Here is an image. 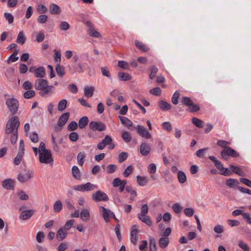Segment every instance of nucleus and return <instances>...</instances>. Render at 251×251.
I'll list each match as a JSON object with an SVG mask.
<instances>
[{"mask_svg": "<svg viewBox=\"0 0 251 251\" xmlns=\"http://www.w3.org/2000/svg\"><path fill=\"white\" fill-rule=\"evenodd\" d=\"M20 125V121L17 116L11 118L7 122L5 132L6 134L11 133V143L14 144L16 143L18 137V128Z\"/></svg>", "mask_w": 251, "mask_h": 251, "instance_id": "f257e3e1", "label": "nucleus"}, {"mask_svg": "<svg viewBox=\"0 0 251 251\" xmlns=\"http://www.w3.org/2000/svg\"><path fill=\"white\" fill-rule=\"evenodd\" d=\"M34 86L36 90H39V95L42 97H46L48 95L52 94L54 91V87L48 85L47 80L44 79H38L34 83Z\"/></svg>", "mask_w": 251, "mask_h": 251, "instance_id": "f03ea898", "label": "nucleus"}, {"mask_svg": "<svg viewBox=\"0 0 251 251\" xmlns=\"http://www.w3.org/2000/svg\"><path fill=\"white\" fill-rule=\"evenodd\" d=\"M208 158L214 163L215 167L218 170L223 171L219 173L220 174L224 176H228L231 174V171L227 168L224 167L221 162L217 160L215 157L209 156Z\"/></svg>", "mask_w": 251, "mask_h": 251, "instance_id": "7ed1b4c3", "label": "nucleus"}, {"mask_svg": "<svg viewBox=\"0 0 251 251\" xmlns=\"http://www.w3.org/2000/svg\"><path fill=\"white\" fill-rule=\"evenodd\" d=\"M39 159L41 163L52 164L53 162L50 150H45V151L39 152Z\"/></svg>", "mask_w": 251, "mask_h": 251, "instance_id": "20e7f679", "label": "nucleus"}, {"mask_svg": "<svg viewBox=\"0 0 251 251\" xmlns=\"http://www.w3.org/2000/svg\"><path fill=\"white\" fill-rule=\"evenodd\" d=\"M6 104L12 115L17 113L19 105V101L17 99L14 98L8 99L6 100Z\"/></svg>", "mask_w": 251, "mask_h": 251, "instance_id": "39448f33", "label": "nucleus"}, {"mask_svg": "<svg viewBox=\"0 0 251 251\" xmlns=\"http://www.w3.org/2000/svg\"><path fill=\"white\" fill-rule=\"evenodd\" d=\"M25 145L23 140L20 141L19 148L17 156L14 159V163L15 165H18L21 163L23 159L25 153Z\"/></svg>", "mask_w": 251, "mask_h": 251, "instance_id": "423d86ee", "label": "nucleus"}, {"mask_svg": "<svg viewBox=\"0 0 251 251\" xmlns=\"http://www.w3.org/2000/svg\"><path fill=\"white\" fill-rule=\"evenodd\" d=\"M25 174H20L18 176V180L22 183L26 182L33 177V172L30 170H24Z\"/></svg>", "mask_w": 251, "mask_h": 251, "instance_id": "0eeeda50", "label": "nucleus"}, {"mask_svg": "<svg viewBox=\"0 0 251 251\" xmlns=\"http://www.w3.org/2000/svg\"><path fill=\"white\" fill-rule=\"evenodd\" d=\"M93 200L95 201H107L109 198L107 195L101 191H98L92 195Z\"/></svg>", "mask_w": 251, "mask_h": 251, "instance_id": "6e6552de", "label": "nucleus"}, {"mask_svg": "<svg viewBox=\"0 0 251 251\" xmlns=\"http://www.w3.org/2000/svg\"><path fill=\"white\" fill-rule=\"evenodd\" d=\"M89 127L93 131H102L105 129L106 126L102 122L92 121L89 124Z\"/></svg>", "mask_w": 251, "mask_h": 251, "instance_id": "1a4fd4ad", "label": "nucleus"}, {"mask_svg": "<svg viewBox=\"0 0 251 251\" xmlns=\"http://www.w3.org/2000/svg\"><path fill=\"white\" fill-rule=\"evenodd\" d=\"M99 210L101 213L105 222L107 223L109 221V218L111 217V214L112 212L109 209L105 208L102 206L99 207Z\"/></svg>", "mask_w": 251, "mask_h": 251, "instance_id": "9d476101", "label": "nucleus"}, {"mask_svg": "<svg viewBox=\"0 0 251 251\" xmlns=\"http://www.w3.org/2000/svg\"><path fill=\"white\" fill-rule=\"evenodd\" d=\"M138 226L136 225L132 226L130 229V240L131 242L134 245L136 244L138 240Z\"/></svg>", "mask_w": 251, "mask_h": 251, "instance_id": "9b49d317", "label": "nucleus"}, {"mask_svg": "<svg viewBox=\"0 0 251 251\" xmlns=\"http://www.w3.org/2000/svg\"><path fill=\"white\" fill-rule=\"evenodd\" d=\"M221 155H224L226 154L227 156H231L232 157H236L239 156V154L234 149L230 147H228L226 149L223 150L221 151Z\"/></svg>", "mask_w": 251, "mask_h": 251, "instance_id": "f8f14e48", "label": "nucleus"}, {"mask_svg": "<svg viewBox=\"0 0 251 251\" xmlns=\"http://www.w3.org/2000/svg\"><path fill=\"white\" fill-rule=\"evenodd\" d=\"M112 141V138L109 135H106L102 141L98 143L97 148L100 150H103L106 146L110 144Z\"/></svg>", "mask_w": 251, "mask_h": 251, "instance_id": "ddd939ff", "label": "nucleus"}, {"mask_svg": "<svg viewBox=\"0 0 251 251\" xmlns=\"http://www.w3.org/2000/svg\"><path fill=\"white\" fill-rule=\"evenodd\" d=\"M138 133L142 137L146 139H150L151 138V135L147 129L144 126L139 125L137 126Z\"/></svg>", "mask_w": 251, "mask_h": 251, "instance_id": "4468645a", "label": "nucleus"}, {"mask_svg": "<svg viewBox=\"0 0 251 251\" xmlns=\"http://www.w3.org/2000/svg\"><path fill=\"white\" fill-rule=\"evenodd\" d=\"M1 185L5 189L13 190L14 189V181L11 178L5 179L1 182Z\"/></svg>", "mask_w": 251, "mask_h": 251, "instance_id": "2eb2a0df", "label": "nucleus"}, {"mask_svg": "<svg viewBox=\"0 0 251 251\" xmlns=\"http://www.w3.org/2000/svg\"><path fill=\"white\" fill-rule=\"evenodd\" d=\"M151 151V147L146 143H142L140 145V152L143 156H147Z\"/></svg>", "mask_w": 251, "mask_h": 251, "instance_id": "dca6fc26", "label": "nucleus"}, {"mask_svg": "<svg viewBox=\"0 0 251 251\" xmlns=\"http://www.w3.org/2000/svg\"><path fill=\"white\" fill-rule=\"evenodd\" d=\"M34 213V211L33 210H24L21 213L19 218L23 220H28L33 215Z\"/></svg>", "mask_w": 251, "mask_h": 251, "instance_id": "f3484780", "label": "nucleus"}, {"mask_svg": "<svg viewBox=\"0 0 251 251\" xmlns=\"http://www.w3.org/2000/svg\"><path fill=\"white\" fill-rule=\"evenodd\" d=\"M70 114L66 112L62 114L58 121V125L59 126H63L68 121L69 118Z\"/></svg>", "mask_w": 251, "mask_h": 251, "instance_id": "a211bd4d", "label": "nucleus"}, {"mask_svg": "<svg viewBox=\"0 0 251 251\" xmlns=\"http://www.w3.org/2000/svg\"><path fill=\"white\" fill-rule=\"evenodd\" d=\"M67 235L66 231L64 230V228L61 227L58 230L56 233V238L58 241H61L65 239Z\"/></svg>", "mask_w": 251, "mask_h": 251, "instance_id": "6ab92c4d", "label": "nucleus"}, {"mask_svg": "<svg viewBox=\"0 0 251 251\" xmlns=\"http://www.w3.org/2000/svg\"><path fill=\"white\" fill-rule=\"evenodd\" d=\"M46 71L44 67H39L34 71V75L36 77L43 78L45 77Z\"/></svg>", "mask_w": 251, "mask_h": 251, "instance_id": "aec40b11", "label": "nucleus"}, {"mask_svg": "<svg viewBox=\"0 0 251 251\" xmlns=\"http://www.w3.org/2000/svg\"><path fill=\"white\" fill-rule=\"evenodd\" d=\"M158 105L163 111H167L171 108V105L166 101L161 100L158 102Z\"/></svg>", "mask_w": 251, "mask_h": 251, "instance_id": "412c9836", "label": "nucleus"}, {"mask_svg": "<svg viewBox=\"0 0 251 251\" xmlns=\"http://www.w3.org/2000/svg\"><path fill=\"white\" fill-rule=\"evenodd\" d=\"M229 168L231 170V171L235 173L236 174L240 176H244L245 173L238 166H234L233 165H230Z\"/></svg>", "mask_w": 251, "mask_h": 251, "instance_id": "4be33fe9", "label": "nucleus"}, {"mask_svg": "<svg viewBox=\"0 0 251 251\" xmlns=\"http://www.w3.org/2000/svg\"><path fill=\"white\" fill-rule=\"evenodd\" d=\"M135 44L136 47L140 50H141L147 52L150 49L149 48L146 46L145 44H143L142 42L139 41L138 40H136L135 41Z\"/></svg>", "mask_w": 251, "mask_h": 251, "instance_id": "5701e85b", "label": "nucleus"}, {"mask_svg": "<svg viewBox=\"0 0 251 251\" xmlns=\"http://www.w3.org/2000/svg\"><path fill=\"white\" fill-rule=\"evenodd\" d=\"M136 178L138 184L142 186L146 185L149 181V178L147 176H137Z\"/></svg>", "mask_w": 251, "mask_h": 251, "instance_id": "b1692460", "label": "nucleus"}, {"mask_svg": "<svg viewBox=\"0 0 251 251\" xmlns=\"http://www.w3.org/2000/svg\"><path fill=\"white\" fill-rule=\"evenodd\" d=\"M89 120L87 117L83 116L78 121V126L80 129L84 128L88 124Z\"/></svg>", "mask_w": 251, "mask_h": 251, "instance_id": "393cba45", "label": "nucleus"}, {"mask_svg": "<svg viewBox=\"0 0 251 251\" xmlns=\"http://www.w3.org/2000/svg\"><path fill=\"white\" fill-rule=\"evenodd\" d=\"M169 243V240L168 237H161L159 239L158 244L159 247L162 249L166 248Z\"/></svg>", "mask_w": 251, "mask_h": 251, "instance_id": "a878e982", "label": "nucleus"}, {"mask_svg": "<svg viewBox=\"0 0 251 251\" xmlns=\"http://www.w3.org/2000/svg\"><path fill=\"white\" fill-rule=\"evenodd\" d=\"M138 218L142 222L146 224L147 225L149 226L152 225V221L149 216L146 215H138Z\"/></svg>", "mask_w": 251, "mask_h": 251, "instance_id": "bb28decb", "label": "nucleus"}, {"mask_svg": "<svg viewBox=\"0 0 251 251\" xmlns=\"http://www.w3.org/2000/svg\"><path fill=\"white\" fill-rule=\"evenodd\" d=\"M72 174L73 177L77 180L80 179V173L78 168L76 166H73L72 168Z\"/></svg>", "mask_w": 251, "mask_h": 251, "instance_id": "cd10ccee", "label": "nucleus"}, {"mask_svg": "<svg viewBox=\"0 0 251 251\" xmlns=\"http://www.w3.org/2000/svg\"><path fill=\"white\" fill-rule=\"evenodd\" d=\"M67 100L66 99H62L59 101L57 105L58 110L60 112L63 111L67 107Z\"/></svg>", "mask_w": 251, "mask_h": 251, "instance_id": "c85d7f7f", "label": "nucleus"}, {"mask_svg": "<svg viewBox=\"0 0 251 251\" xmlns=\"http://www.w3.org/2000/svg\"><path fill=\"white\" fill-rule=\"evenodd\" d=\"M80 217L83 221H88L90 217L89 212L86 209H82L80 212Z\"/></svg>", "mask_w": 251, "mask_h": 251, "instance_id": "c756f323", "label": "nucleus"}, {"mask_svg": "<svg viewBox=\"0 0 251 251\" xmlns=\"http://www.w3.org/2000/svg\"><path fill=\"white\" fill-rule=\"evenodd\" d=\"M63 207V204L61 201H56L53 205V210L56 213H59L61 211Z\"/></svg>", "mask_w": 251, "mask_h": 251, "instance_id": "7c9ffc66", "label": "nucleus"}, {"mask_svg": "<svg viewBox=\"0 0 251 251\" xmlns=\"http://www.w3.org/2000/svg\"><path fill=\"white\" fill-rule=\"evenodd\" d=\"M238 184V181L233 178H229L226 181V185L230 188L235 187L237 186Z\"/></svg>", "mask_w": 251, "mask_h": 251, "instance_id": "2f4dec72", "label": "nucleus"}, {"mask_svg": "<svg viewBox=\"0 0 251 251\" xmlns=\"http://www.w3.org/2000/svg\"><path fill=\"white\" fill-rule=\"evenodd\" d=\"M84 90L86 97L91 98L93 96L94 91V88L93 86L85 87Z\"/></svg>", "mask_w": 251, "mask_h": 251, "instance_id": "473e14b6", "label": "nucleus"}, {"mask_svg": "<svg viewBox=\"0 0 251 251\" xmlns=\"http://www.w3.org/2000/svg\"><path fill=\"white\" fill-rule=\"evenodd\" d=\"M149 251H157V247L153 238H151L149 240Z\"/></svg>", "mask_w": 251, "mask_h": 251, "instance_id": "72a5a7b5", "label": "nucleus"}, {"mask_svg": "<svg viewBox=\"0 0 251 251\" xmlns=\"http://www.w3.org/2000/svg\"><path fill=\"white\" fill-rule=\"evenodd\" d=\"M118 77L121 81H127L131 79V76L128 74L124 72H119Z\"/></svg>", "mask_w": 251, "mask_h": 251, "instance_id": "f704fd0d", "label": "nucleus"}, {"mask_svg": "<svg viewBox=\"0 0 251 251\" xmlns=\"http://www.w3.org/2000/svg\"><path fill=\"white\" fill-rule=\"evenodd\" d=\"M60 7L55 4H51L50 6V12L52 14H56L59 13Z\"/></svg>", "mask_w": 251, "mask_h": 251, "instance_id": "c9c22d12", "label": "nucleus"}, {"mask_svg": "<svg viewBox=\"0 0 251 251\" xmlns=\"http://www.w3.org/2000/svg\"><path fill=\"white\" fill-rule=\"evenodd\" d=\"M177 179L180 183H183L186 181V176L183 171H179L178 172Z\"/></svg>", "mask_w": 251, "mask_h": 251, "instance_id": "e433bc0d", "label": "nucleus"}, {"mask_svg": "<svg viewBox=\"0 0 251 251\" xmlns=\"http://www.w3.org/2000/svg\"><path fill=\"white\" fill-rule=\"evenodd\" d=\"M25 37L23 31H20L17 36L16 42L17 43L23 45L25 41Z\"/></svg>", "mask_w": 251, "mask_h": 251, "instance_id": "4c0bfd02", "label": "nucleus"}, {"mask_svg": "<svg viewBox=\"0 0 251 251\" xmlns=\"http://www.w3.org/2000/svg\"><path fill=\"white\" fill-rule=\"evenodd\" d=\"M121 123L126 126L129 127L132 125V123L126 117L119 116Z\"/></svg>", "mask_w": 251, "mask_h": 251, "instance_id": "58836bf2", "label": "nucleus"}, {"mask_svg": "<svg viewBox=\"0 0 251 251\" xmlns=\"http://www.w3.org/2000/svg\"><path fill=\"white\" fill-rule=\"evenodd\" d=\"M83 192L90 191L94 190L96 188V186L90 182H87L85 184H82Z\"/></svg>", "mask_w": 251, "mask_h": 251, "instance_id": "ea45409f", "label": "nucleus"}, {"mask_svg": "<svg viewBox=\"0 0 251 251\" xmlns=\"http://www.w3.org/2000/svg\"><path fill=\"white\" fill-rule=\"evenodd\" d=\"M192 123L198 127H202L203 126V122L196 117L192 118Z\"/></svg>", "mask_w": 251, "mask_h": 251, "instance_id": "a19ab883", "label": "nucleus"}, {"mask_svg": "<svg viewBox=\"0 0 251 251\" xmlns=\"http://www.w3.org/2000/svg\"><path fill=\"white\" fill-rule=\"evenodd\" d=\"M51 143L53 151L56 152H59L60 148L59 147L58 144L55 140V137L52 135H51Z\"/></svg>", "mask_w": 251, "mask_h": 251, "instance_id": "79ce46f5", "label": "nucleus"}, {"mask_svg": "<svg viewBox=\"0 0 251 251\" xmlns=\"http://www.w3.org/2000/svg\"><path fill=\"white\" fill-rule=\"evenodd\" d=\"M181 102L183 105L189 106L192 105L193 101L189 97H183L181 100Z\"/></svg>", "mask_w": 251, "mask_h": 251, "instance_id": "37998d69", "label": "nucleus"}, {"mask_svg": "<svg viewBox=\"0 0 251 251\" xmlns=\"http://www.w3.org/2000/svg\"><path fill=\"white\" fill-rule=\"evenodd\" d=\"M19 51V50H15L14 52L10 56L9 60L7 61L8 63H10V61L14 62L18 60L19 57L17 55Z\"/></svg>", "mask_w": 251, "mask_h": 251, "instance_id": "c03bdc74", "label": "nucleus"}, {"mask_svg": "<svg viewBox=\"0 0 251 251\" xmlns=\"http://www.w3.org/2000/svg\"><path fill=\"white\" fill-rule=\"evenodd\" d=\"M85 156V154L84 151L80 152L78 153L77 155V160L78 162V164L80 166H82L83 165V159Z\"/></svg>", "mask_w": 251, "mask_h": 251, "instance_id": "a18cd8bd", "label": "nucleus"}, {"mask_svg": "<svg viewBox=\"0 0 251 251\" xmlns=\"http://www.w3.org/2000/svg\"><path fill=\"white\" fill-rule=\"evenodd\" d=\"M230 144V143L229 142H227L226 141H225V140H218L217 143V145L222 148H223L224 149L223 150H225V149H226V148H227L228 147V146Z\"/></svg>", "mask_w": 251, "mask_h": 251, "instance_id": "49530a36", "label": "nucleus"}, {"mask_svg": "<svg viewBox=\"0 0 251 251\" xmlns=\"http://www.w3.org/2000/svg\"><path fill=\"white\" fill-rule=\"evenodd\" d=\"M122 138L126 143H129L131 141L132 138L130 133L127 131H124L122 133Z\"/></svg>", "mask_w": 251, "mask_h": 251, "instance_id": "de8ad7c7", "label": "nucleus"}, {"mask_svg": "<svg viewBox=\"0 0 251 251\" xmlns=\"http://www.w3.org/2000/svg\"><path fill=\"white\" fill-rule=\"evenodd\" d=\"M89 34L90 36L94 37L100 38L101 37L100 34L95 30L94 28L89 29Z\"/></svg>", "mask_w": 251, "mask_h": 251, "instance_id": "09e8293b", "label": "nucleus"}, {"mask_svg": "<svg viewBox=\"0 0 251 251\" xmlns=\"http://www.w3.org/2000/svg\"><path fill=\"white\" fill-rule=\"evenodd\" d=\"M29 138L31 141L33 143H37L39 141L38 134L35 132H32L29 134Z\"/></svg>", "mask_w": 251, "mask_h": 251, "instance_id": "8fccbe9b", "label": "nucleus"}, {"mask_svg": "<svg viewBox=\"0 0 251 251\" xmlns=\"http://www.w3.org/2000/svg\"><path fill=\"white\" fill-rule=\"evenodd\" d=\"M35 95V92L34 91L28 90L25 92L24 96L25 99H30L34 97Z\"/></svg>", "mask_w": 251, "mask_h": 251, "instance_id": "3c124183", "label": "nucleus"}, {"mask_svg": "<svg viewBox=\"0 0 251 251\" xmlns=\"http://www.w3.org/2000/svg\"><path fill=\"white\" fill-rule=\"evenodd\" d=\"M69 139L73 142H76L78 139V135L75 132H72L69 135Z\"/></svg>", "mask_w": 251, "mask_h": 251, "instance_id": "603ef678", "label": "nucleus"}, {"mask_svg": "<svg viewBox=\"0 0 251 251\" xmlns=\"http://www.w3.org/2000/svg\"><path fill=\"white\" fill-rule=\"evenodd\" d=\"M180 93L178 91H176L175 92L172 98V102L174 104L178 103V98H179Z\"/></svg>", "mask_w": 251, "mask_h": 251, "instance_id": "864d4df0", "label": "nucleus"}, {"mask_svg": "<svg viewBox=\"0 0 251 251\" xmlns=\"http://www.w3.org/2000/svg\"><path fill=\"white\" fill-rule=\"evenodd\" d=\"M162 128L167 130L168 132H170L172 130V126L171 124L168 122H164L162 125Z\"/></svg>", "mask_w": 251, "mask_h": 251, "instance_id": "5fc2aeb1", "label": "nucleus"}, {"mask_svg": "<svg viewBox=\"0 0 251 251\" xmlns=\"http://www.w3.org/2000/svg\"><path fill=\"white\" fill-rule=\"evenodd\" d=\"M18 195L20 199L22 201H26L29 198L27 194H26L25 192L23 190H21L20 192H19L18 193Z\"/></svg>", "mask_w": 251, "mask_h": 251, "instance_id": "6e6d98bb", "label": "nucleus"}, {"mask_svg": "<svg viewBox=\"0 0 251 251\" xmlns=\"http://www.w3.org/2000/svg\"><path fill=\"white\" fill-rule=\"evenodd\" d=\"M48 16L46 15H41L37 17V22L40 24H45L47 22Z\"/></svg>", "mask_w": 251, "mask_h": 251, "instance_id": "4d7b16f0", "label": "nucleus"}, {"mask_svg": "<svg viewBox=\"0 0 251 251\" xmlns=\"http://www.w3.org/2000/svg\"><path fill=\"white\" fill-rule=\"evenodd\" d=\"M128 157V154L126 152H122L119 155L118 161L119 163H122Z\"/></svg>", "mask_w": 251, "mask_h": 251, "instance_id": "13d9d810", "label": "nucleus"}, {"mask_svg": "<svg viewBox=\"0 0 251 251\" xmlns=\"http://www.w3.org/2000/svg\"><path fill=\"white\" fill-rule=\"evenodd\" d=\"M133 169L131 165L128 166L123 172V175L125 177H128L131 173Z\"/></svg>", "mask_w": 251, "mask_h": 251, "instance_id": "bf43d9fd", "label": "nucleus"}, {"mask_svg": "<svg viewBox=\"0 0 251 251\" xmlns=\"http://www.w3.org/2000/svg\"><path fill=\"white\" fill-rule=\"evenodd\" d=\"M172 208L176 214H179L182 210V207L177 203L173 205Z\"/></svg>", "mask_w": 251, "mask_h": 251, "instance_id": "052dcab7", "label": "nucleus"}, {"mask_svg": "<svg viewBox=\"0 0 251 251\" xmlns=\"http://www.w3.org/2000/svg\"><path fill=\"white\" fill-rule=\"evenodd\" d=\"M47 7L43 5V4H40L38 6L37 8V11L38 12L41 14H43L44 13H45L47 12Z\"/></svg>", "mask_w": 251, "mask_h": 251, "instance_id": "680f3d73", "label": "nucleus"}, {"mask_svg": "<svg viewBox=\"0 0 251 251\" xmlns=\"http://www.w3.org/2000/svg\"><path fill=\"white\" fill-rule=\"evenodd\" d=\"M77 127V124L75 121H72L68 126V130L69 131H74Z\"/></svg>", "mask_w": 251, "mask_h": 251, "instance_id": "e2e57ef3", "label": "nucleus"}, {"mask_svg": "<svg viewBox=\"0 0 251 251\" xmlns=\"http://www.w3.org/2000/svg\"><path fill=\"white\" fill-rule=\"evenodd\" d=\"M150 93L156 96H159L161 94V90L159 87H155L150 90Z\"/></svg>", "mask_w": 251, "mask_h": 251, "instance_id": "0e129e2a", "label": "nucleus"}, {"mask_svg": "<svg viewBox=\"0 0 251 251\" xmlns=\"http://www.w3.org/2000/svg\"><path fill=\"white\" fill-rule=\"evenodd\" d=\"M56 71L59 76H62L64 74V69L60 65H57L56 67Z\"/></svg>", "mask_w": 251, "mask_h": 251, "instance_id": "69168bd1", "label": "nucleus"}, {"mask_svg": "<svg viewBox=\"0 0 251 251\" xmlns=\"http://www.w3.org/2000/svg\"><path fill=\"white\" fill-rule=\"evenodd\" d=\"M242 217L248 224H251V215L250 213L244 212Z\"/></svg>", "mask_w": 251, "mask_h": 251, "instance_id": "338daca9", "label": "nucleus"}, {"mask_svg": "<svg viewBox=\"0 0 251 251\" xmlns=\"http://www.w3.org/2000/svg\"><path fill=\"white\" fill-rule=\"evenodd\" d=\"M238 245L244 251H250V248L248 245L243 241H239Z\"/></svg>", "mask_w": 251, "mask_h": 251, "instance_id": "774afa93", "label": "nucleus"}]
</instances>
